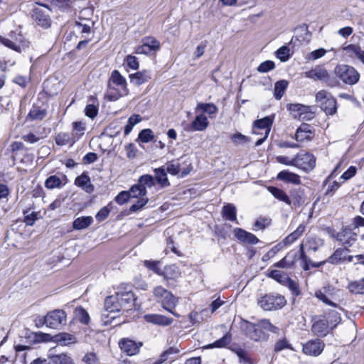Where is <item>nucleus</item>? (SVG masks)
Instances as JSON below:
<instances>
[{"mask_svg":"<svg viewBox=\"0 0 364 364\" xmlns=\"http://www.w3.org/2000/svg\"><path fill=\"white\" fill-rule=\"evenodd\" d=\"M343 50L350 57H355L364 64V51L361 48L355 44H350L344 47Z\"/></svg>","mask_w":364,"mask_h":364,"instance_id":"4be33fe9","label":"nucleus"},{"mask_svg":"<svg viewBox=\"0 0 364 364\" xmlns=\"http://www.w3.org/2000/svg\"><path fill=\"white\" fill-rule=\"evenodd\" d=\"M348 252L349 250L346 248H338L333 254L328 258L327 262L333 264H337L345 261L353 262V256L348 255Z\"/></svg>","mask_w":364,"mask_h":364,"instance_id":"4468645a","label":"nucleus"},{"mask_svg":"<svg viewBox=\"0 0 364 364\" xmlns=\"http://www.w3.org/2000/svg\"><path fill=\"white\" fill-rule=\"evenodd\" d=\"M93 26V22L91 21H87L86 23L81 22H76V27L78 31L82 34V36H88L91 33V28Z\"/></svg>","mask_w":364,"mask_h":364,"instance_id":"49530a36","label":"nucleus"},{"mask_svg":"<svg viewBox=\"0 0 364 364\" xmlns=\"http://www.w3.org/2000/svg\"><path fill=\"white\" fill-rule=\"evenodd\" d=\"M300 256L299 258L303 262V269L304 270H309L311 267H318L320 266L321 263H314L311 261V259L306 255L304 252V244H301L299 247Z\"/></svg>","mask_w":364,"mask_h":364,"instance_id":"72a5a7b5","label":"nucleus"},{"mask_svg":"<svg viewBox=\"0 0 364 364\" xmlns=\"http://www.w3.org/2000/svg\"><path fill=\"white\" fill-rule=\"evenodd\" d=\"M43 323L50 328L60 329L67 323V314L62 309L49 311L43 318Z\"/></svg>","mask_w":364,"mask_h":364,"instance_id":"0eeeda50","label":"nucleus"},{"mask_svg":"<svg viewBox=\"0 0 364 364\" xmlns=\"http://www.w3.org/2000/svg\"><path fill=\"white\" fill-rule=\"evenodd\" d=\"M109 212L110 210L107 206L103 207L96 214L95 218L99 222L105 220L108 217Z\"/></svg>","mask_w":364,"mask_h":364,"instance_id":"338daca9","label":"nucleus"},{"mask_svg":"<svg viewBox=\"0 0 364 364\" xmlns=\"http://www.w3.org/2000/svg\"><path fill=\"white\" fill-rule=\"evenodd\" d=\"M326 320L328 321V323L331 327V328H334L336 327V326L341 322V316L340 314L333 310V311H331L328 314V317L327 318H326Z\"/></svg>","mask_w":364,"mask_h":364,"instance_id":"09e8293b","label":"nucleus"},{"mask_svg":"<svg viewBox=\"0 0 364 364\" xmlns=\"http://www.w3.org/2000/svg\"><path fill=\"white\" fill-rule=\"evenodd\" d=\"M289 48L287 46H283L277 50L276 55L281 61L285 62L289 58Z\"/></svg>","mask_w":364,"mask_h":364,"instance_id":"6e6d98bb","label":"nucleus"},{"mask_svg":"<svg viewBox=\"0 0 364 364\" xmlns=\"http://www.w3.org/2000/svg\"><path fill=\"white\" fill-rule=\"evenodd\" d=\"M93 223L91 216H82L76 218L73 223V228L75 230H80L88 228Z\"/></svg>","mask_w":364,"mask_h":364,"instance_id":"7c9ffc66","label":"nucleus"},{"mask_svg":"<svg viewBox=\"0 0 364 364\" xmlns=\"http://www.w3.org/2000/svg\"><path fill=\"white\" fill-rule=\"evenodd\" d=\"M53 341L59 345L68 346L77 342V338L72 334L68 333H61L55 335Z\"/></svg>","mask_w":364,"mask_h":364,"instance_id":"c85d7f7f","label":"nucleus"},{"mask_svg":"<svg viewBox=\"0 0 364 364\" xmlns=\"http://www.w3.org/2000/svg\"><path fill=\"white\" fill-rule=\"evenodd\" d=\"M51 360L53 364H74L72 358L63 353L53 355Z\"/></svg>","mask_w":364,"mask_h":364,"instance_id":"a18cd8bd","label":"nucleus"},{"mask_svg":"<svg viewBox=\"0 0 364 364\" xmlns=\"http://www.w3.org/2000/svg\"><path fill=\"white\" fill-rule=\"evenodd\" d=\"M332 329L325 316L315 318L311 326L312 332L318 337L326 336Z\"/></svg>","mask_w":364,"mask_h":364,"instance_id":"f8f14e48","label":"nucleus"},{"mask_svg":"<svg viewBox=\"0 0 364 364\" xmlns=\"http://www.w3.org/2000/svg\"><path fill=\"white\" fill-rule=\"evenodd\" d=\"M129 198L128 191H122L115 197V201L118 204L122 205L127 202Z\"/></svg>","mask_w":364,"mask_h":364,"instance_id":"774afa93","label":"nucleus"},{"mask_svg":"<svg viewBox=\"0 0 364 364\" xmlns=\"http://www.w3.org/2000/svg\"><path fill=\"white\" fill-rule=\"evenodd\" d=\"M223 217L230 221H235L236 208L232 204H228L223 208Z\"/></svg>","mask_w":364,"mask_h":364,"instance_id":"4c0bfd02","label":"nucleus"},{"mask_svg":"<svg viewBox=\"0 0 364 364\" xmlns=\"http://www.w3.org/2000/svg\"><path fill=\"white\" fill-rule=\"evenodd\" d=\"M142 43L146 44L154 53L160 48L159 41L154 37H146L142 40Z\"/></svg>","mask_w":364,"mask_h":364,"instance_id":"603ef678","label":"nucleus"},{"mask_svg":"<svg viewBox=\"0 0 364 364\" xmlns=\"http://www.w3.org/2000/svg\"><path fill=\"white\" fill-rule=\"evenodd\" d=\"M306 77L325 82L329 86H334V81L330 80L329 74L327 70L322 65H317L314 68L304 73Z\"/></svg>","mask_w":364,"mask_h":364,"instance_id":"6e6552de","label":"nucleus"},{"mask_svg":"<svg viewBox=\"0 0 364 364\" xmlns=\"http://www.w3.org/2000/svg\"><path fill=\"white\" fill-rule=\"evenodd\" d=\"M245 332L249 338L255 341H259L262 336V331L258 324L247 322L245 326Z\"/></svg>","mask_w":364,"mask_h":364,"instance_id":"393cba45","label":"nucleus"},{"mask_svg":"<svg viewBox=\"0 0 364 364\" xmlns=\"http://www.w3.org/2000/svg\"><path fill=\"white\" fill-rule=\"evenodd\" d=\"M257 304L264 311H274L284 307L287 304V301L282 295L269 294L258 298Z\"/></svg>","mask_w":364,"mask_h":364,"instance_id":"7ed1b4c3","label":"nucleus"},{"mask_svg":"<svg viewBox=\"0 0 364 364\" xmlns=\"http://www.w3.org/2000/svg\"><path fill=\"white\" fill-rule=\"evenodd\" d=\"M291 200L295 206H300L304 204L306 200L304 190L301 188H297L291 192Z\"/></svg>","mask_w":364,"mask_h":364,"instance_id":"cd10ccee","label":"nucleus"},{"mask_svg":"<svg viewBox=\"0 0 364 364\" xmlns=\"http://www.w3.org/2000/svg\"><path fill=\"white\" fill-rule=\"evenodd\" d=\"M208 121L206 116L204 114L197 115L193 122L186 129L187 131H203L208 126Z\"/></svg>","mask_w":364,"mask_h":364,"instance_id":"6ab92c4d","label":"nucleus"},{"mask_svg":"<svg viewBox=\"0 0 364 364\" xmlns=\"http://www.w3.org/2000/svg\"><path fill=\"white\" fill-rule=\"evenodd\" d=\"M138 183L139 186L146 190V188H151L155 185V179L154 176L149 174H145L140 176L138 180Z\"/></svg>","mask_w":364,"mask_h":364,"instance_id":"a19ab883","label":"nucleus"},{"mask_svg":"<svg viewBox=\"0 0 364 364\" xmlns=\"http://www.w3.org/2000/svg\"><path fill=\"white\" fill-rule=\"evenodd\" d=\"M154 178L155 179V181H156L161 187H166L170 186V183L167 178L166 169L164 167L155 168L154 170Z\"/></svg>","mask_w":364,"mask_h":364,"instance_id":"c756f323","label":"nucleus"},{"mask_svg":"<svg viewBox=\"0 0 364 364\" xmlns=\"http://www.w3.org/2000/svg\"><path fill=\"white\" fill-rule=\"evenodd\" d=\"M324 344L319 339L309 341L303 346V352L309 355H318L323 350Z\"/></svg>","mask_w":364,"mask_h":364,"instance_id":"a211bd4d","label":"nucleus"},{"mask_svg":"<svg viewBox=\"0 0 364 364\" xmlns=\"http://www.w3.org/2000/svg\"><path fill=\"white\" fill-rule=\"evenodd\" d=\"M357 236L352 229L344 228L337 234L336 239L342 245L350 247L357 240Z\"/></svg>","mask_w":364,"mask_h":364,"instance_id":"dca6fc26","label":"nucleus"},{"mask_svg":"<svg viewBox=\"0 0 364 364\" xmlns=\"http://www.w3.org/2000/svg\"><path fill=\"white\" fill-rule=\"evenodd\" d=\"M258 326H259V328H264L265 330H267V331H272V332H276V331L277 330V328L276 326H274V325H272L270 323L269 320H267V319L260 320L258 322Z\"/></svg>","mask_w":364,"mask_h":364,"instance_id":"0e129e2a","label":"nucleus"},{"mask_svg":"<svg viewBox=\"0 0 364 364\" xmlns=\"http://www.w3.org/2000/svg\"><path fill=\"white\" fill-rule=\"evenodd\" d=\"M119 298V301L123 304V309H129L134 306L135 301L134 294L132 291L117 293L116 294Z\"/></svg>","mask_w":364,"mask_h":364,"instance_id":"5701e85b","label":"nucleus"},{"mask_svg":"<svg viewBox=\"0 0 364 364\" xmlns=\"http://www.w3.org/2000/svg\"><path fill=\"white\" fill-rule=\"evenodd\" d=\"M154 138V132L150 129H145L141 130L138 136V139L143 143H148L153 140Z\"/></svg>","mask_w":364,"mask_h":364,"instance_id":"3c124183","label":"nucleus"},{"mask_svg":"<svg viewBox=\"0 0 364 364\" xmlns=\"http://www.w3.org/2000/svg\"><path fill=\"white\" fill-rule=\"evenodd\" d=\"M166 171L171 175H177L180 172V164L176 161H171L166 164Z\"/></svg>","mask_w":364,"mask_h":364,"instance_id":"13d9d810","label":"nucleus"},{"mask_svg":"<svg viewBox=\"0 0 364 364\" xmlns=\"http://www.w3.org/2000/svg\"><path fill=\"white\" fill-rule=\"evenodd\" d=\"M197 107L209 115L215 114L218 112V108L213 103H199Z\"/></svg>","mask_w":364,"mask_h":364,"instance_id":"8fccbe9b","label":"nucleus"},{"mask_svg":"<svg viewBox=\"0 0 364 364\" xmlns=\"http://www.w3.org/2000/svg\"><path fill=\"white\" fill-rule=\"evenodd\" d=\"M63 182L60 177L53 175L48 177L45 181V186L48 189H54L56 188H60Z\"/></svg>","mask_w":364,"mask_h":364,"instance_id":"58836bf2","label":"nucleus"},{"mask_svg":"<svg viewBox=\"0 0 364 364\" xmlns=\"http://www.w3.org/2000/svg\"><path fill=\"white\" fill-rule=\"evenodd\" d=\"M316 102L326 114L333 115L336 112V99L326 90H322L316 94Z\"/></svg>","mask_w":364,"mask_h":364,"instance_id":"39448f33","label":"nucleus"},{"mask_svg":"<svg viewBox=\"0 0 364 364\" xmlns=\"http://www.w3.org/2000/svg\"><path fill=\"white\" fill-rule=\"evenodd\" d=\"M277 178L284 182L291 183L293 184H300L301 180L299 175L289 172L288 171H280L277 176Z\"/></svg>","mask_w":364,"mask_h":364,"instance_id":"bb28decb","label":"nucleus"},{"mask_svg":"<svg viewBox=\"0 0 364 364\" xmlns=\"http://www.w3.org/2000/svg\"><path fill=\"white\" fill-rule=\"evenodd\" d=\"M233 235L242 243L256 245L259 242V239L255 235L240 228H236L233 230Z\"/></svg>","mask_w":364,"mask_h":364,"instance_id":"f3484780","label":"nucleus"},{"mask_svg":"<svg viewBox=\"0 0 364 364\" xmlns=\"http://www.w3.org/2000/svg\"><path fill=\"white\" fill-rule=\"evenodd\" d=\"M273 121L274 117L272 116L265 117L255 121L252 128L253 134H259L260 133L257 132V129H261L264 131L265 137H267L270 132Z\"/></svg>","mask_w":364,"mask_h":364,"instance_id":"2eb2a0df","label":"nucleus"},{"mask_svg":"<svg viewBox=\"0 0 364 364\" xmlns=\"http://www.w3.org/2000/svg\"><path fill=\"white\" fill-rule=\"evenodd\" d=\"M315 296L318 299H319L320 301H321L322 302H323L324 304H326L327 305L334 306V307L336 306V303L332 301V299L330 297H328V296H327L326 294L322 292L321 289L316 291Z\"/></svg>","mask_w":364,"mask_h":364,"instance_id":"5fc2aeb1","label":"nucleus"},{"mask_svg":"<svg viewBox=\"0 0 364 364\" xmlns=\"http://www.w3.org/2000/svg\"><path fill=\"white\" fill-rule=\"evenodd\" d=\"M289 258V256L287 255L282 259L275 263L274 266L279 268H289L291 267L294 264V259L290 260Z\"/></svg>","mask_w":364,"mask_h":364,"instance_id":"e2e57ef3","label":"nucleus"},{"mask_svg":"<svg viewBox=\"0 0 364 364\" xmlns=\"http://www.w3.org/2000/svg\"><path fill=\"white\" fill-rule=\"evenodd\" d=\"M306 227L304 225L301 224L293 232L289 234L283 240L284 245H289L293 243L295 240L299 238L304 232Z\"/></svg>","mask_w":364,"mask_h":364,"instance_id":"473e14b6","label":"nucleus"},{"mask_svg":"<svg viewBox=\"0 0 364 364\" xmlns=\"http://www.w3.org/2000/svg\"><path fill=\"white\" fill-rule=\"evenodd\" d=\"M128 192L130 198H144L146 195V190L139 186V183L134 185Z\"/></svg>","mask_w":364,"mask_h":364,"instance_id":"de8ad7c7","label":"nucleus"},{"mask_svg":"<svg viewBox=\"0 0 364 364\" xmlns=\"http://www.w3.org/2000/svg\"><path fill=\"white\" fill-rule=\"evenodd\" d=\"M274 63L271 60H267L262 63L257 68L259 73H267L274 68Z\"/></svg>","mask_w":364,"mask_h":364,"instance_id":"4d7b16f0","label":"nucleus"},{"mask_svg":"<svg viewBox=\"0 0 364 364\" xmlns=\"http://www.w3.org/2000/svg\"><path fill=\"white\" fill-rule=\"evenodd\" d=\"M75 314L76 318L83 324H88L90 322V316L87 311L82 307H77L75 309Z\"/></svg>","mask_w":364,"mask_h":364,"instance_id":"ea45409f","label":"nucleus"},{"mask_svg":"<svg viewBox=\"0 0 364 364\" xmlns=\"http://www.w3.org/2000/svg\"><path fill=\"white\" fill-rule=\"evenodd\" d=\"M269 192L274 196L277 199L286 203L288 205H291V200L289 198V196L286 194V193L277 187L269 186L267 188Z\"/></svg>","mask_w":364,"mask_h":364,"instance_id":"2f4dec72","label":"nucleus"},{"mask_svg":"<svg viewBox=\"0 0 364 364\" xmlns=\"http://www.w3.org/2000/svg\"><path fill=\"white\" fill-rule=\"evenodd\" d=\"M288 109L291 112V113L294 115V117H301V116L304 114H309L308 119H311L313 117V112H308L309 109V107L304 106L301 104H289L287 105Z\"/></svg>","mask_w":364,"mask_h":364,"instance_id":"412c9836","label":"nucleus"},{"mask_svg":"<svg viewBox=\"0 0 364 364\" xmlns=\"http://www.w3.org/2000/svg\"><path fill=\"white\" fill-rule=\"evenodd\" d=\"M301 129H298L295 134V139L297 141L303 142L304 141H309L312 138V133L304 134Z\"/></svg>","mask_w":364,"mask_h":364,"instance_id":"052dcab7","label":"nucleus"},{"mask_svg":"<svg viewBox=\"0 0 364 364\" xmlns=\"http://www.w3.org/2000/svg\"><path fill=\"white\" fill-rule=\"evenodd\" d=\"M144 265L150 270L154 271L155 273L161 275V269L158 267L159 262L145 260Z\"/></svg>","mask_w":364,"mask_h":364,"instance_id":"69168bd1","label":"nucleus"},{"mask_svg":"<svg viewBox=\"0 0 364 364\" xmlns=\"http://www.w3.org/2000/svg\"><path fill=\"white\" fill-rule=\"evenodd\" d=\"M131 82L136 85H141L151 79L150 73L147 70L137 72L129 75Z\"/></svg>","mask_w":364,"mask_h":364,"instance_id":"a878e982","label":"nucleus"},{"mask_svg":"<svg viewBox=\"0 0 364 364\" xmlns=\"http://www.w3.org/2000/svg\"><path fill=\"white\" fill-rule=\"evenodd\" d=\"M316 166L315 156L305 151H301L294 157V166L304 171H311Z\"/></svg>","mask_w":364,"mask_h":364,"instance_id":"1a4fd4ad","label":"nucleus"},{"mask_svg":"<svg viewBox=\"0 0 364 364\" xmlns=\"http://www.w3.org/2000/svg\"><path fill=\"white\" fill-rule=\"evenodd\" d=\"M48 11V8L46 6L35 8L33 10V19L37 25L43 28H48L51 25Z\"/></svg>","mask_w":364,"mask_h":364,"instance_id":"9d476101","label":"nucleus"},{"mask_svg":"<svg viewBox=\"0 0 364 364\" xmlns=\"http://www.w3.org/2000/svg\"><path fill=\"white\" fill-rule=\"evenodd\" d=\"M0 43L19 53L24 50L29 46V42L25 39L20 31H11L9 38L0 36Z\"/></svg>","mask_w":364,"mask_h":364,"instance_id":"20e7f679","label":"nucleus"},{"mask_svg":"<svg viewBox=\"0 0 364 364\" xmlns=\"http://www.w3.org/2000/svg\"><path fill=\"white\" fill-rule=\"evenodd\" d=\"M122 309L123 304L120 303L119 296L117 295L108 296L105 300V307L102 317L109 318V314L119 312Z\"/></svg>","mask_w":364,"mask_h":364,"instance_id":"9b49d317","label":"nucleus"},{"mask_svg":"<svg viewBox=\"0 0 364 364\" xmlns=\"http://www.w3.org/2000/svg\"><path fill=\"white\" fill-rule=\"evenodd\" d=\"M129 90L126 79L118 70H114L108 80L105 97L109 101H116L119 98L127 95Z\"/></svg>","mask_w":364,"mask_h":364,"instance_id":"f257e3e1","label":"nucleus"},{"mask_svg":"<svg viewBox=\"0 0 364 364\" xmlns=\"http://www.w3.org/2000/svg\"><path fill=\"white\" fill-rule=\"evenodd\" d=\"M70 141V135L67 133H59L55 137V142L58 145L63 146Z\"/></svg>","mask_w":364,"mask_h":364,"instance_id":"bf43d9fd","label":"nucleus"},{"mask_svg":"<svg viewBox=\"0 0 364 364\" xmlns=\"http://www.w3.org/2000/svg\"><path fill=\"white\" fill-rule=\"evenodd\" d=\"M145 320L148 323L159 326H169L172 323L173 319L161 314H147L144 316Z\"/></svg>","mask_w":364,"mask_h":364,"instance_id":"aec40b11","label":"nucleus"},{"mask_svg":"<svg viewBox=\"0 0 364 364\" xmlns=\"http://www.w3.org/2000/svg\"><path fill=\"white\" fill-rule=\"evenodd\" d=\"M288 82L285 80L277 81L274 85V97L277 100H280L287 90Z\"/></svg>","mask_w":364,"mask_h":364,"instance_id":"c9c22d12","label":"nucleus"},{"mask_svg":"<svg viewBox=\"0 0 364 364\" xmlns=\"http://www.w3.org/2000/svg\"><path fill=\"white\" fill-rule=\"evenodd\" d=\"M348 289L350 291L356 294H364V279L351 282Z\"/></svg>","mask_w":364,"mask_h":364,"instance_id":"c03bdc74","label":"nucleus"},{"mask_svg":"<svg viewBox=\"0 0 364 364\" xmlns=\"http://www.w3.org/2000/svg\"><path fill=\"white\" fill-rule=\"evenodd\" d=\"M232 340L231 335L230 333H226L221 338L217 340L213 343L208 344L205 348H225L228 346Z\"/></svg>","mask_w":364,"mask_h":364,"instance_id":"f704fd0d","label":"nucleus"},{"mask_svg":"<svg viewBox=\"0 0 364 364\" xmlns=\"http://www.w3.org/2000/svg\"><path fill=\"white\" fill-rule=\"evenodd\" d=\"M322 245V240L316 237H308L305 244H304V245L307 247L308 250L313 252L317 251L318 248Z\"/></svg>","mask_w":364,"mask_h":364,"instance_id":"e433bc0d","label":"nucleus"},{"mask_svg":"<svg viewBox=\"0 0 364 364\" xmlns=\"http://www.w3.org/2000/svg\"><path fill=\"white\" fill-rule=\"evenodd\" d=\"M46 116V110L33 106L28 113V117L33 120H41Z\"/></svg>","mask_w":364,"mask_h":364,"instance_id":"79ce46f5","label":"nucleus"},{"mask_svg":"<svg viewBox=\"0 0 364 364\" xmlns=\"http://www.w3.org/2000/svg\"><path fill=\"white\" fill-rule=\"evenodd\" d=\"M166 279H176L179 277L180 272L175 265H170L165 267L164 272L162 273Z\"/></svg>","mask_w":364,"mask_h":364,"instance_id":"37998d69","label":"nucleus"},{"mask_svg":"<svg viewBox=\"0 0 364 364\" xmlns=\"http://www.w3.org/2000/svg\"><path fill=\"white\" fill-rule=\"evenodd\" d=\"M85 115L91 119L95 118L98 113V108L94 104L87 105L85 109Z\"/></svg>","mask_w":364,"mask_h":364,"instance_id":"680f3d73","label":"nucleus"},{"mask_svg":"<svg viewBox=\"0 0 364 364\" xmlns=\"http://www.w3.org/2000/svg\"><path fill=\"white\" fill-rule=\"evenodd\" d=\"M271 220L266 218H259L254 223L252 230L257 231L259 230H264L265 228L270 225Z\"/></svg>","mask_w":364,"mask_h":364,"instance_id":"864d4df0","label":"nucleus"},{"mask_svg":"<svg viewBox=\"0 0 364 364\" xmlns=\"http://www.w3.org/2000/svg\"><path fill=\"white\" fill-rule=\"evenodd\" d=\"M336 75L347 85L356 84L360 78L358 71L348 65H338L334 69Z\"/></svg>","mask_w":364,"mask_h":364,"instance_id":"423d86ee","label":"nucleus"},{"mask_svg":"<svg viewBox=\"0 0 364 364\" xmlns=\"http://www.w3.org/2000/svg\"><path fill=\"white\" fill-rule=\"evenodd\" d=\"M153 294L156 300L161 303L162 307L174 315L179 317V314L173 311V309L178 303V299L176 298L170 291L161 286H157L154 289Z\"/></svg>","mask_w":364,"mask_h":364,"instance_id":"f03ea898","label":"nucleus"},{"mask_svg":"<svg viewBox=\"0 0 364 364\" xmlns=\"http://www.w3.org/2000/svg\"><path fill=\"white\" fill-rule=\"evenodd\" d=\"M142 346L141 342L136 343L129 338H122L119 341L120 349L127 355H134L139 353L140 347Z\"/></svg>","mask_w":364,"mask_h":364,"instance_id":"ddd939ff","label":"nucleus"},{"mask_svg":"<svg viewBox=\"0 0 364 364\" xmlns=\"http://www.w3.org/2000/svg\"><path fill=\"white\" fill-rule=\"evenodd\" d=\"M75 183L77 186L82 188L87 193H91L94 190V186L91 183L90 178L85 173L75 178Z\"/></svg>","mask_w":364,"mask_h":364,"instance_id":"b1692460","label":"nucleus"}]
</instances>
